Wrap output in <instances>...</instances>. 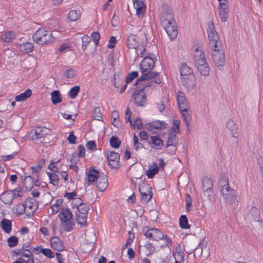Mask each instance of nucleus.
<instances>
[{
	"label": "nucleus",
	"mask_w": 263,
	"mask_h": 263,
	"mask_svg": "<svg viewBox=\"0 0 263 263\" xmlns=\"http://www.w3.org/2000/svg\"><path fill=\"white\" fill-rule=\"evenodd\" d=\"M154 60L151 57L144 58L140 64V70L142 75L136 80L135 85L142 81L156 78L159 75V72L151 70L154 67Z\"/></svg>",
	"instance_id": "1"
},
{
	"label": "nucleus",
	"mask_w": 263,
	"mask_h": 263,
	"mask_svg": "<svg viewBox=\"0 0 263 263\" xmlns=\"http://www.w3.org/2000/svg\"><path fill=\"white\" fill-rule=\"evenodd\" d=\"M161 22L170 37L171 39L175 38L178 32L173 15L171 11H168V13L162 15Z\"/></svg>",
	"instance_id": "2"
},
{
	"label": "nucleus",
	"mask_w": 263,
	"mask_h": 263,
	"mask_svg": "<svg viewBox=\"0 0 263 263\" xmlns=\"http://www.w3.org/2000/svg\"><path fill=\"white\" fill-rule=\"evenodd\" d=\"M33 40L39 45H46L52 43L54 40L52 32L43 28H39L32 35Z\"/></svg>",
	"instance_id": "3"
},
{
	"label": "nucleus",
	"mask_w": 263,
	"mask_h": 263,
	"mask_svg": "<svg viewBox=\"0 0 263 263\" xmlns=\"http://www.w3.org/2000/svg\"><path fill=\"white\" fill-rule=\"evenodd\" d=\"M212 59L214 64L219 70L223 69L225 65L224 54L222 51V46L220 48H211Z\"/></svg>",
	"instance_id": "4"
},
{
	"label": "nucleus",
	"mask_w": 263,
	"mask_h": 263,
	"mask_svg": "<svg viewBox=\"0 0 263 263\" xmlns=\"http://www.w3.org/2000/svg\"><path fill=\"white\" fill-rule=\"evenodd\" d=\"M207 32L211 48H220L221 44L218 33L215 30V25L213 22L209 23Z\"/></svg>",
	"instance_id": "5"
},
{
	"label": "nucleus",
	"mask_w": 263,
	"mask_h": 263,
	"mask_svg": "<svg viewBox=\"0 0 263 263\" xmlns=\"http://www.w3.org/2000/svg\"><path fill=\"white\" fill-rule=\"evenodd\" d=\"M225 183L226 184L222 186L221 193L225 202L228 204H232L236 200V193L234 189L230 187L227 180H225Z\"/></svg>",
	"instance_id": "6"
},
{
	"label": "nucleus",
	"mask_w": 263,
	"mask_h": 263,
	"mask_svg": "<svg viewBox=\"0 0 263 263\" xmlns=\"http://www.w3.org/2000/svg\"><path fill=\"white\" fill-rule=\"evenodd\" d=\"M218 13L222 22H226L229 17L230 4L228 0H218Z\"/></svg>",
	"instance_id": "7"
},
{
	"label": "nucleus",
	"mask_w": 263,
	"mask_h": 263,
	"mask_svg": "<svg viewBox=\"0 0 263 263\" xmlns=\"http://www.w3.org/2000/svg\"><path fill=\"white\" fill-rule=\"evenodd\" d=\"M192 50L196 67L208 63L205 54L201 47H196L195 49L193 48Z\"/></svg>",
	"instance_id": "8"
},
{
	"label": "nucleus",
	"mask_w": 263,
	"mask_h": 263,
	"mask_svg": "<svg viewBox=\"0 0 263 263\" xmlns=\"http://www.w3.org/2000/svg\"><path fill=\"white\" fill-rule=\"evenodd\" d=\"M135 104L137 106H143L146 103V96L143 89H136L133 94Z\"/></svg>",
	"instance_id": "9"
},
{
	"label": "nucleus",
	"mask_w": 263,
	"mask_h": 263,
	"mask_svg": "<svg viewBox=\"0 0 263 263\" xmlns=\"http://www.w3.org/2000/svg\"><path fill=\"white\" fill-rule=\"evenodd\" d=\"M144 235L147 238L152 240L158 241L164 237L163 233L158 229L151 228L144 233Z\"/></svg>",
	"instance_id": "10"
},
{
	"label": "nucleus",
	"mask_w": 263,
	"mask_h": 263,
	"mask_svg": "<svg viewBox=\"0 0 263 263\" xmlns=\"http://www.w3.org/2000/svg\"><path fill=\"white\" fill-rule=\"evenodd\" d=\"M182 85L186 88L187 91L194 90L196 87V78L194 75L187 78H181Z\"/></svg>",
	"instance_id": "11"
},
{
	"label": "nucleus",
	"mask_w": 263,
	"mask_h": 263,
	"mask_svg": "<svg viewBox=\"0 0 263 263\" xmlns=\"http://www.w3.org/2000/svg\"><path fill=\"white\" fill-rule=\"evenodd\" d=\"M120 155L118 153L111 152L107 156L108 165L111 168H118L120 167L119 164Z\"/></svg>",
	"instance_id": "12"
},
{
	"label": "nucleus",
	"mask_w": 263,
	"mask_h": 263,
	"mask_svg": "<svg viewBox=\"0 0 263 263\" xmlns=\"http://www.w3.org/2000/svg\"><path fill=\"white\" fill-rule=\"evenodd\" d=\"M16 254L21 256L19 260L25 263H34L33 255L29 250H20Z\"/></svg>",
	"instance_id": "13"
},
{
	"label": "nucleus",
	"mask_w": 263,
	"mask_h": 263,
	"mask_svg": "<svg viewBox=\"0 0 263 263\" xmlns=\"http://www.w3.org/2000/svg\"><path fill=\"white\" fill-rule=\"evenodd\" d=\"M177 100L180 110L190 109L189 104L184 94L182 91H178L177 95Z\"/></svg>",
	"instance_id": "14"
},
{
	"label": "nucleus",
	"mask_w": 263,
	"mask_h": 263,
	"mask_svg": "<svg viewBox=\"0 0 263 263\" xmlns=\"http://www.w3.org/2000/svg\"><path fill=\"white\" fill-rule=\"evenodd\" d=\"M151 188V187L148 184H142L139 187V190L141 193V198L142 200H144L146 202L149 201L152 198V193L149 191Z\"/></svg>",
	"instance_id": "15"
},
{
	"label": "nucleus",
	"mask_w": 263,
	"mask_h": 263,
	"mask_svg": "<svg viewBox=\"0 0 263 263\" xmlns=\"http://www.w3.org/2000/svg\"><path fill=\"white\" fill-rule=\"evenodd\" d=\"M101 174H100L97 170L95 169L90 170L87 173V179L85 182L88 185L97 182L99 177Z\"/></svg>",
	"instance_id": "16"
},
{
	"label": "nucleus",
	"mask_w": 263,
	"mask_h": 263,
	"mask_svg": "<svg viewBox=\"0 0 263 263\" xmlns=\"http://www.w3.org/2000/svg\"><path fill=\"white\" fill-rule=\"evenodd\" d=\"M139 45V37L136 34H130L127 39L126 45L129 49H134L137 52Z\"/></svg>",
	"instance_id": "17"
},
{
	"label": "nucleus",
	"mask_w": 263,
	"mask_h": 263,
	"mask_svg": "<svg viewBox=\"0 0 263 263\" xmlns=\"http://www.w3.org/2000/svg\"><path fill=\"white\" fill-rule=\"evenodd\" d=\"M96 184L98 191L100 192L104 191L108 186L107 176L103 173H101L100 177L98 178L96 182Z\"/></svg>",
	"instance_id": "18"
},
{
	"label": "nucleus",
	"mask_w": 263,
	"mask_h": 263,
	"mask_svg": "<svg viewBox=\"0 0 263 263\" xmlns=\"http://www.w3.org/2000/svg\"><path fill=\"white\" fill-rule=\"evenodd\" d=\"M166 123L165 122L160 120H156L147 123V129L150 132L154 129H162L166 128Z\"/></svg>",
	"instance_id": "19"
},
{
	"label": "nucleus",
	"mask_w": 263,
	"mask_h": 263,
	"mask_svg": "<svg viewBox=\"0 0 263 263\" xmlns=\"http://www.w3.org/2000/svg\"><path fill=\"white\" fill-rule=\"evenodd\" d=\"M48 133V129L45 127H37L31 133L32 140H38L44 137Z\"/></svg>",
	"instance_id": "20"
},
{
	"label": "nucleus",
	"mask_w": 263,
	"mask_h": 263,
	"mask_svg": "<svg viewBox=\"0 0 263 263\" xmlns=\"http://www.w3.org/2000/svg\"><path fill=\"white\" fill-rule=\"evenodd\" d=\"M247 219L249 221L260 220V211L255 206H252L249 210V213L247 215Z\"/></svg>",
	"instance_id": "21"
},
{
	"label": "nucleus",
	"mask_w": 263,
	"mask_h": 263,
	"mask_svg": "<svg viewBox=\"0 0 263 263\" xmlns=\"http://www.w3.org/2000/svg\"><path fill=\"white\" fill-rule=\"evenodd\" d=\"M134 8L136 10V14L139 17L143 15L145 11V6L142 0H133Z\"/></svg>",
	"instance_id": "22"
},
{
	"label": "nucleus",
	"mask_w": 263,
	"mask_h": 263,
	"mask_svg": "<svg viewBox=\"0 0 263 263\" xmlns=\"http://www.w3.org/2000/svg\"><path fill=\"white\" fill-rule=\"evenodd\" d=\"M15 197L14 193L12 191H7L2 193L0 196V200L5 204H10Z\"/></svg>",
	"instance_id": "23"
},
{
	"label": "nucleus",
	"mask_w": 263,
	"mask_h": 263,
	"mask_svg": "<svg viewBox=\"0 0 263 263\" xmlns=\"http://www.w3.org/2000/svg\"><path fill=\"white\" fill-rule=\"evenodd\" d=\"M213 183L212 180L209 178H205L202 181V187L204 191V195L206 197H210L212 193V187Z\"/></svg>",
	"instance_id": "24"
},
{
	"label": "nucleus",
	"mask_w": 263,
	"mask_h": 263,
	"mask_svg": "<svg viewBox=\"0 0 263 263\" xmlns=\"http://www.w3.org/2000/svg\"><path fill=\"white\" fill-rule=\"evenodd\" d=\"M52 248L58 251H62L64 249L63 242L58 237H52L50 239Z\"/></svg>",
	"instance_id": "25"
},
{
	"label": "nucleus",
	"mask_w": 263,
	"mask_h": 263,
	"mask_svg": "<svg viewBox=\"0 0 263 263\" xmlns=\"http://www.w3.org/2000/svg\"><path fill=\"white\" fill-rule=\"evenodd\" d=\"M27 213L30 214L33 213L37 208V204L35 199L31 198H28L25 202Z\"/></svg>",
	"instance_id": "26"
},
{
	"label": "nucleus",
	"mask_w": 263,
	"mask_h": 263,
	"mask_svg": "<svg viewBox=\"0 0 263 263\" xmlns=\"http://www.w3.org/2000/svg\"><path fill=\"white\" fill-rule=\"evenodd\" d=\"M179 71L181 76L180 78H187L194 75L192 69L185 64L183 63L181 64Z\"/></svg>",
	"instance_id": "27"
},
{
	"label": "nucleus",
	"mask_w": 263,
	"mask_h": 263,
	"mask_svg": "<svg viewBox=\"0 0 263 263\" xmlns=\"http://www.w3.org/2000/svg\"><path fill=\"white\" fill-rule=\"evenodd\" d=\"M59 216L62 222H67L71 219L72 213L67 208H64L60 211Z\"/></svg>",
	"instance_id": "28"
},
{
	"label": "nucleus",
	"mask_w": 263,
	"mask_h": 263,
	"mask_svg": "<svg viewBox=\"0 0 263 263\" xmlns=\"http://www.w3.org/2000/svg\"><path fill=\"white\" fill-rule=\"evenodd\" d=\"M16 33L12 31H8L0 36V40L3 42H12L15 37Z\"/></svg>",
	"instance_id": "29"
},
{
	"label": "nucleus",
	"mask_w": 263,
	"mask_h": 263,
	"mask_svg": "<svg viewBox=\"0 0 263 263\" xmlns=\"http://www.w3.org/2000/svg\"><path fill=\"white\" fill-rule=\"evenodd\" d=\"M159 167L156 163H153L148 166V168L145 171V174L148 178H152L158 173Z\"/></svg>",
	"instance_id": "30"
},
{
	"label": "nucleus",
	"mask_w": 263,
	"mask_h": 263,
	"mask_svg": "<svg viewBox=\"0 0 263 263\" xmlns=\"http://www.w3.org/2000/svg\"><path fill=\"white\" fill-rule=\"evenodd\" d=\"M173 256L176 263H182L183 262V252L180 247L176 248L175 252L173 253Z\"/></svg>",
	"instance_id": "31"
},
{
	"label": "nucleus",
	"mask_w": 263,
	"mask_h": 263,
	"mask_svg": "<svg viewBox=\"0 0 263 263\" xmlns=\"http://www.w3.org/2000/svg\"><path fill=\"white\" fill-rule=\"evenodd\" d=\"M31 95L32 91L30 89H28L24 92L15 96V99L18 102L24 101L29 98Z\"/></svg>",
	"instance_id": "32"
},
{
	"label": "nucleus",
	"mask_w": 263,
	"mask_h": 263,
	"mask_svg": "<svg viewBox=\"0 0 263 263\" xmlns=\"http://www.w3.org/2000/svg\"><path fill=\"white\" fill-rule=\"evenodd\" d=\"M51 102L54 105H56L62 102V97L58 90H54L51 93Z\"/></svg>",
	"instance_id": "33"
},
{
	"label": "nucleus",
	"mask_w": 263,
	"mask_h": 263,
	"mask_svg": "<svg viewBox=\"0 0 263 263\" xmlns=\"http://www.w3.org/2000/svg\"><path fill=\"white\" fill-rule=\"evenodd\" d=\"M2 229L7 233H10L11 231V221L6 219H4L1 222Z\"/></svg>",
	"instance_id": "34"
},
{
	"label": "nucleus",
	"mask_w": 263,
	"mask_h": 263,
	"mask_svg": "<svg viewBox=\"0 0 263 263\" xmlns=\"http://www.w3.org/2000/svg\"><path fill=\"white\" fill-rule=\"evenodd\" d=\"M20 50L26 53L31 52L33 49V44L31 42H27L20 45Z\"/></svg>",
	"instance_id": "35"
},
{
	"label": "nucleus",
	"mask_w": 263,
	"mask_h": 263,
	"mask_svg": "<svg viewBox=\"0 0 263 263\" xmlns=\"http://www.w3.org/2000/svg\"><path fill=\"white\" fill-rule=\"evenodd\" d=\"M198 71L203 76L206 77L209 76L210 69L208 64H203L196 67Z\"/></svg>",
	"instance_id": "36"
},
{
	"label": "nucleus",
	"mask_w": 263,
	"mask_h": 263,
	"mask_svg": "<svg viewBox=\"0 0 263 263\" xmlns=\"http://www.w3.org/2000/svg\"><path fill=\"white\" fill-rule=\"evenodd\" d=\"M67 17L69 21L74 22L80 19L81 14L76 10H71L68 12Z\"/></svg>",
	"instance_id": "37"
},
{
	"label": "nucleus",
	"mask_w": 263,
	"mask_h": 263,
	"mask_svg": "<svg viewBox=\"0 0 263 263\" xmlns=\"http://www.w3.org/2000/svg\"><path fill=\"white\" fill-rule=\"evenodd\" d=\"M152 143L156 146V149H160L163 145V141L157 136L151 137Z\"/></svg>",
	"instance_id": "38"
},
{
	"label": "nucleus",
	"mask_w": 263,
	"mask_h": 263,
	"mask_svg": "<svg viewBox=\"0 0 263 263\" xmlns=\"http://www.w3.org/2000/svg\"><path fill=\"white\" fill-rule=\"evenodd\" d=\"M50 180V183L54 186H57L59 184V178L58 176L54 173H47Z\"/></svg>",
	"instance_id": "39"
},
{
	"label": "nucleus",
	"mask_w": 263,
	"mask_h": 263,
	"mask_svg": "<svg viewBox=\"0 0 263 263\" xmlns=\"http://www.w3.org/2000/svg\"><path fill=\"white\" fill-rule=\"evenodd\" d=\"M13 210L19 215H22L26 212L27 213L25 203H19L17 204L15 207L14 208Z\"/></svg>",
	"instance_id": "40"
},
{
	"label": "nucleus",
	"mask_w": 263,
	"mask_h": 263,
	"mask_svg": "<svg viewBox=\"0 0 263 263\" xmlns=\"http://www.w3.org/2000/svg\"><path fill=\"white\" fill-rule=\"evenodd\" d=\"M24 185L27 190H30L32 189L33 186V180L30 176L25 178Z\"/></svg>",
	"instance_id": "41"
},
{
	"label": "nucleus",
	"mask_w": 263,
	"mask_h": 263,
	"mask_svg": "<svg viewBox=\"0 0 263 263\" xmlns=\"http://www.w3.org/2000/svg\"><path fill=\"white\" fill-rule=\"evenodd\" d=\"M179 225L182 229H189L190 226L188 223L187 219L185 215H181L179 218Z\"/></svg>",
	"instance_id": "42"
},
{
	"label": "nucleus",
	"mask_w": 263,
	"mask_h": 263,
	"mask_svg": "<svg viewBox=\"0 0 263 263\" xmlns=\"http://www.w3.org/2000/svg\"><path fill=\"white\" fill-rule=\"evenodd\" d=\"M62 202L63 200L62 199H58L57 200L55 203L53 204L51 206L52 214H55L59 212L60 209V207L62 204Z\"/></svg>",
	"instance_id": "43"
},
{
	"label": "nucleus",
	"mask_w": 263,
	"mask_h": 263,
	"mask_svg": "<svg viewBox=\"0 0 263 263\" xmlns=\"http://www.w3.org/2000/svg\"><path fill=\"white\" fill-rule=\"evenodd\" d=\"M48 168L54 173H58L60 170L63 169L61 165L59 166V161L51 162L48 166Z\"/></svg>",
	"instance_id": "44"
},
{
	"label": "nucleus",
	"mask_w": 263,
	"mask_h": 263,
	"mask_svg": "<svg viewBox=\"0 0 263 263\" xmlns=\"http://www.w3.org/2000/svg\"><path fill=\"white\" fill-rule=\"evenodd\" d=\"M130 126L133 129H141L142 128L143 123L141 119L137 118L135 120L133 123L132 121L130 122Z\"/></svg>",
	"instance_id": "45"
},
{
	"label": "nucleus",
	"mask_w": 263,
	"mask_h": 263,
	"mask_svg": "<svg viewBox=\"0 0 263 263\" xmlns=\"http://www.w3.org/2000/svg\"><path fill=\"white\" fill-rule=\"evenodd\" d=\"M76 209H77L78 212H76V214L87 215L88 208V206L86 204L83 203L81 205L77 206Z\"/></svg>",
	"instance_id": "46"
},
{
	"label": "nucleus",
	"mask_w": 263,
	"mask_h": 263,
	"mask_svg": "<svg viewBox=\"0 0 263 263\" xmlns=\"http://www.w3.org/2000/svg\"><path fill=\"white\" fill-rule=\"evenodd\" d=\"M111 116L113 118V121H112V124L115 127H118L120 125V122L119 120V113L116 110H114L111 113Z\"/></svg>",
	"instance_id": "47"
},
{
	"label": "nucleus",
	"mask_w": 263,
	"mask_h": 263,
	"mask_svg": "<svg viewBox=\"0 0 263 263\" xmlns=\"http://www.w3.org/2000/svg\"><path fill=\"white\" fill-rule=\"evenodd\" d=\"M189 109H186L185 110H180L183 118L186 123L187 126L189 127L190 125V122L191 121V116L189 112Z\"/></svg>",
	"instance_id": "48"
},
{
	"label": "nucleus",
	"mask_w": 263,
	"mask_h": 263,
	"mask_svg": "<svg viewBox=\"0 0 263 263\" xmlns=\"http://www.w3.org/2000/svg\"><path fill=\"white\" fill-rule=\"evenodd\" d=\"M76 214V220L78 224H84L86 222V214Z\"/></svg>",
	"instance_id": "49"
},
{
	"label": "nucleus",
	"mask_w": 263,
	"mask_h": 263,
	"mask_svg": "<svg viewBox=\"0 0 263 263\" xmlns=\"http://www.w3.org/2000/svg\"><path fill=\"white\" fill-rule=\"evenodd\" d=\"M80 91V87L78 86H75L71 88L69 92V95L72 99L75 98L79 92Z\"/></svg>",
	"instance_id": "50"
},
{
	"label": "nucleus",
	"mask_w": 263,
	"mask_h": 263,
	"mask_svg": "<svg viewBox=\"0 0 263 263\" xmlns=\"http://www.w3.org/2000/svg\"><path fill=\"white\" fill-rule=\"evenodd\" d=\"M93 117L97 120L101 121L102 120V114L101 112V108L99 107H97L94 109Z\"/></svg>",
	"instance_id": "51"
},
{
	"label": "nucleus",
	"mask_w": 263,
	"mask_h": 263,
	"mask_svg": "<svg viewBox=\"0 0 263 263\" xmlns=\"http://www.w3.org/2000/svg\"><path fill=\"white\" fill-rule=\"evenodd\" d=\"M138 76V72L134 71L131 72L126 78L125 82L126 84L131 82L134 79Z\"/></svg>",
	"instance_id": "52"
},
{
	"label": "nucleus",
	"mask_w": 263,
	"mask_h": 263,
	"mask_svg": "<svg viewBox=\"0 0 263 263\" xmlns=\"http://www.w3.org/2000/svg\"><path fill=\"white\" fill-rule=\"evenodd\" d=\"M161 240L164 241V245H162V247H167L169 250H171V247L172 246V239L164 235V237Z\"/></svg>",
	"instance_id": "53"
},
{
	"label": "nucleus",
	"mask_w": 263,
	"mask_h": 263,
	"mask_svg": "<svg viewBox=\"0 0 263 263\" xmlns=\"http://www.w3.org/2000/svg\"><path fill=\"white\" fill-rule=\"evenodd\" d=\"M110 145L114 148H118L121 142L117 137H112L110 139Z\"/></svg>",
	"instance_id": "54"
},
{
	"label": "nucleus",
	"mask_w": 263,
	"mask_h": 263,
	"mask_svg": "<svg viewBox=\"0 0 263 263\" xmlns=\"http://www.w3.org/2000/svg\"><path fill=\"white\" fill-rule=\"evenodd\" d=\"M82 48L83 51H85L87 48V45L90 42V38L87 35H85L82 37Z\"/></svg>",
	"instance_id": "55"
},
{
	"label": "nucleus",
	"mask_w": 263,
	"mask_h": 263,
	"mask_svg": "<svg viewBox=\"0 0 263 263\" xmlns=\"http://www.w3.org/2000/svg\"><path fill=\"white\" fill-rule=\"evenodd\" d=\"M7 242L10 247H13L17 245L18 239L16 236H12L8 239Z\"/></svg>",
	"instance_id": "56"
},
{
	"label": "nucleus",
	"mask_w": 263,
	"mask_h": 263,
	"mask_svg": "<svg viewBox=\"0 0 263 263\" xmlns=\"http://www.w3.org/2000/svg\"><path fill=\"white\" fill-rule=\"evenodd\" d=\"M176 140V135L174 133H170L168 136L167 142V146L174 145Z\"/></svg>",
	"instance_id": "57"
},
{
	"label": "nucleus",
	"mask_w": 263,
	"mask_h": 263,
	"mask_svg": "<svg viewBox=\"0 0 263 263\" xmlns=\"http://www.w3.org/2000/svg\"><path fill=\"white\" fill-rule=\"evenodd\" d=\"M41 252L50 258H53L54 256L53 252L49 249H42Z\"/></svg>",
	"instance_id": "58"
},
{
	"label": "nucleus",
	"mask_w": 263,
	"mask_h": 263,
	"mask_svg": "<svg viewBox=\"0 0 263 263\" xmlns=\"http://www.w3.org/2000/svg\"><path fill=\"white\" fill-rule=\"evenodd\" d=\"M134 145L136 151L143 147V144L139 142L138 138L135 135H134Z\"/></svg>",
	"instance_id": "59"
},
{
	"label": "nucleus",
	"mask_w": 263,
	"mask_h": 263,
	"mask_svg": "<svg viewBox=\"0 0 263 263\" xmlns=\"http://www.w3.org/2000/svg\"><path fill=\"white\" fill-rule=\"evenodd\" d=\"M83 203V201L80 198H76L73 200L71 204L72 208L74 209H77V206H80Z\"/></svg>",
	"instance_id": "60"
},
{
	"label": "nucleus",
	"mask_w": 263,
	"mask_h": 263,
	"mask_svg": "<svg viewBox=\"0 0 263 263\" xmlns=\"http://www.w3.org/2000/svg\"><path fill=\"white\" fill-rule=\"evenodd\" d=\"M65 227V230L66 231H70L73 229L74 224L70 221V220L67 221V222H62Z\"/></svg>",
	"instance_id": "61"
},
{
	"label": "nucleus",
	"mask_w": 263,
	"mask_h": 263,
	"mask_svg": "<svg viewBox=\"0 0 263 263\" xmlns=\"http://www.w3.org/2000/svg\"><path fill=\"white\" fill-rule=\"evenodd\" d=\"M227 127L231 131H234L236 129V125L233 120H229L228 122Z\"/></svg>",
	"instance_id": "62"
},
{
	"label": "nucleus",
	"mask_w": 263,
	"mask_h": 263,
	"mask_svg": "<svg viewBox=\"0 0 263 263\" xmlns=\"http://www.w3.org/2000/svg\"><path fill=\"white\" fill-rule=\"evenodd\" d=\"M91 37L93 39L95 44L97 45L99 44V41L100 35L98 32H93L91 33Z\"/></svg>",
	"instance_id": "63"
},
{
	"label": "nucleus",
	"mask_w": 263,
	"mask_h": 263,
	"mask_svg": "<svg viewBox=\"0 0 263 263\" xmlns=\"http://www.w3.org/2000/svg\"><path fill=\"white\" fill-rule=\"evenodd\" d=\"M117 40L115 36H112L110 37L109 42L108 44V47L110 49L114 48L115 46Z\"/></svg>",
	"instance_id": "64"
}]
</instances>
